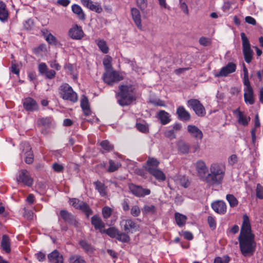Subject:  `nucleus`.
I'll return each instance as SVG.
<instances>
[{
	"mask_svg": "<svg viewBox=\"0 0 263 263\" xmlns=\"http://www.w3.org/2000/svg\"><path fill=\"white\" fill-rule=\"evenodd\" d=\"M52 167L55 172L58 173L63 172L64 170L63 165L58 163H53Z\"/></svg>",
	"mask_w": 263,
	"mask_h": 263,
	"instance_id": "052dcab7",
	"label": "nucleus"
},
{
	"mask_svg": "<svg viewBox=\"0 0 263 263\" xmlns=\"http://www.w3.org/2000/svg\"><path fill=\"white\" fill-rule=\"evenodd\" d=\"M97 45L103 53H107L108 52V47L105 41L99 40L97 43Z\"/></svg>",
	"mask_w": 263,
	"mask_h": 263,
	"instance_id": "c03bdc74",
	"label": "nucleus"
},
{
	"mask_svg": "<svg viewBox=\"0 0 263 263\" xmlns=\"http://www.w3.org/2000/svg\"><path fill=\"white\" fill-rule=\"evenodd\" d=\"M106 234L111 238H116L119 231L113 228H110L106 230Z\"/></svg>",
	"mask_w": 263,
	"mask_h": 263,
	"instance_id": "8fccbe9b",
	"label": "nucleus"
},
{
	"mask_svg": "<svg viewBox=\"0 0 263 263\" xmlns=\"http://www.w3.org/2000/svg\"><path fill=\"white\" fill-rule=\"evenodd\" d=\"M100 145L105 152L111 151L114 148L113 145L111 144L108 140H103L100 143Z\"/></svg>",
	"mask_w": 263,
	"mask_h": 263,
	"instance_id": "37998d69",
	"label": "nucleus"
},
{
	"mask_svg": "<svg viewBox=\"0 0 263 263\" xmlns=\"http://www.w3.org/2000/svg\"><path fill=\"white\" fill-rule=\"evenodd\" d=\"M260 125V121H259V116L257 114V115H256L255 117V122H254L255 128H253L251 131L252 142L254 144L255 143V140H256V129L255 128L259 127Z\"/></svg>",
	"mask_w": 263,
	"mask_h": 263,
	"instance_id": "ea45409f",
	"label": "nucleus"
},
{
	"mask_svg": "<svg viewBox=\"0 0 263 263\" xmlns=\"http://www.w3.org/2000/svg\"><path fill=\"white\" fill-rule=\"evenodd\" d=\"M256 195L259 199H263V187L260 184H257Z\"/></svg>",
	"mask_w": 263,
	"mask_h": 263,
	"instance_id": "603ef678",
	"label": "nucleus"
},
{
	"mask_svg": "<svg viewBox=\"0 0 263 263\" xmlns=\"http://www.w3.org/2000/svg\"><path fill=\"white\" fill-rule=\"evenodd\" d=\"M20 148L22 152L21 155L24 153L25 155L26 163L31 164L33 162L34 157L30 144L27 142H23L21 144Z\"/></svg>",
	"mask_w": 263,
	"mask_h": 263,
	"instance_id": "6e6552de",
	"label": "nucleus"
},
{
	"mask_svg": "<svg viewBox=\"0 0 263 263\" xmlns=\"http://www.w3.org/2000/svg\"><path fill=\"white\" fill-rule=\"evenodd\" d=\"M195 166L198 176L204 181L205 177L209 172L205 162L202 160H198L195 163Z\"/></svg>",
	"mask_w": 263,
	"mask_h": 263,
	"instance_id": "9d476101",
	"label": "nucleus"
},
{
	"mask_svg": "<svg viewBox=\"0 0 263 263\" xmlns=\"http://www.w3.org/2000/svg\"><path fill=\"white\" fill-rule=\"evenodd\" d=\"M242 81H243V84L244 86H245V88H244V89L252 88V87L251 86L250 82V81L249 79V76L243 77Z\"/></svg>",
	"mask_w": 263,
	"mask_h": 263,
	"instance_id": "e2e57ef3",
	"label": "nucleus"
},
{
	"mask_svg": "<svg viewBox=\"0 0 263 263\" xmlns=\"http://www.w3.org/2000/svg\"><path fill=\"white\" fill-rule=\"evenodd\" d=\"M81 107H82L84 114L88 116L90 112V109L89 105L88 100L86 97L83 98L81 100Z\"/></svg>",
	"mask_w": 263,
	"mask_h": 263,
	"instance_id": "473e14b6",
	"label": "nucleus"
},
{
	"mask_svg": "<svg viewBox=\"0 0 263 263\" xmlns=\"http://www.w3.org/2000/svg\"><path fill=\"white\" fill-rule=\"evenodd\" d=\"M121 164L119 162H115L112 160H109V166L107 169V172L109 173L114 172L120 167Z\"/></svg>",
	"mask_w": 263,
	"mask_h": 263,
	"instance_id": "a19ab883",
	"label": "nucleus"
},
{
	"mask_svg": "<svg viewBox=\"0 0 263 263\" xmlns=\"http://www.w3.org/2000/svg\"><path fill=\"white\" fill-rule=\"evenodd\" d=\"M16 179L18 182H22L28 186H31L33 183V179L26 170H21Z\"/></svg>",
	"mask_w": 263,
	"mask_h": 263,
	"instance_id": "ddd939ff",
	"label": "nucleus"
},
{
	"mask_svg": "<svg viewBox=\"0 0 263 263\" xmlns=\"http://www.w3.org/2000/svg\"><path fill=\"white\" fill-rule=\"evenodd\" d=\"M137 6L141 10H144L147 6V0H136Z\"/></svg>",
	"mask_w": 263,
	"mask_h": 263,
	"instance_id": "864d4df0",
	"label": "nucleus"
},
{
	"mask_svg": "<svg viewBox=\"0 0 263 263\" xmlns=\"http://www.w3.org/2000/svg\"><path fill=\"white\" fill-rule=\"evenodd\" d=\"M1 247L3 250L5 251L6 253H9L10 252V240L9 237L6 235H4L2 237Z\"/></svg>",
	"mask_w": 263,
	"mask_h": 263,
	"instance_id": "c756f323",
	"label": "nucleus"
},
{
	"mask_svg": "<svg viewBox=\"0 0 263 263\" xmlns=\"http://www.w3.org/2000/svg\"><path fill=\"white\" fill-rule=\"evenodd\" d=\"M10 71L11 72L14 74H16L17 75L19 74L20 70L19 69L17 68V65L15 62H12Z\"/></svg>",
	"mask_w": 263,
	"mask_h": 263,
	"instance_id": "0e129e2a",
	"label": "nucleus"
},
{
	"mask_svg": "<svg viewBox=\"0 0 263 263\" xmlns=\"http://www.w3.org/2000/svg\"><path fill=\"white\" fill-rule=\"evenodd\" d=\"M244 100L247 104L250 105L254 103V98L253 88L244 89Z\"/></svg>",
	"mask_w": 263,
	"mask_h": 263,
	"instance_id": "a878e982",
	"label": "nucleus"
},
{
	"mask_svg": "<svg viewBox=\"0 0 263 263\" xmlns=\"http://www.w3.org/2000/svg\"><path fill=\"white\" fill-rule=\"evenodd\" d=\"M142 213L146 214H155L157 212V208L154 205H145L142 209Z\"/></svg>",
	"mask_w": 263,
	"mask_h": 263,
	"instance_id": "f704fd0d",
	"label": "nucleus"
},
{
	"mask_svg": "<svg viewBox=\"0 0 263 263\" xmlns=\"http://www.w3.org/2000/svg\"><path fill=\"white\" fill-rule=\"evenodd\" d=\"M151 103L153 104L154 106H165V104L164 101L160 100V99H155L151 101Z\"/></svg>",
	"mask_w": 263,
	"mask_h": 263,
	"instance_id": "680f3d73",
	"label": "nucleus"
},
{
	"mask_svg": "<svg viewBox=\"0 0 263 263\" xmlns=\"http://www.w3.org/2000/svg\"><path fill=\"white\" fill-rule=\"evenodd\" d=\"M123 79L119 73L114 70H106L103 75L104 82L109 85L112 86Z\"/></svg>",
	"mask_w": 263,
	"mask_h": 263,
	"instance_id": "423d86ee",
	"label": "nucleus"
},
{
	"mask_svg": "<svg viewBox=\"0 0 263 263\" xmlns=\"http://www.w3.org/2000/svg\"><path fill=\"white\" fill-rule=\"evenodd\" d=\"M149 174L159 181H164L166 179L165 175L163 172L158 168H156Z\"/></svg>",
	"mask_w": 263,
	"mask_h": 263,
	"instance_id": "72a5a7b5",
	"label": "nucleus"
},
{
	"mask_svg": "<svg viewBox=\"0 0 263 263\" xmlns=\"http://www.w3.org/2000/svg\"><path fill=\"white\" fill-rule=\"evenodd\" d=\"M226 199L229 202L231 208L236 207L238 204V200L233 194H227Z\"/></svg>",
	"mask_w": 263,
	"mask_h": 263,
	"instance_id": "58836bf2",
	"label": "nucleus"
},
{
	"mask_svg": "<svg viewBox=\"0 0 263 263\" xmlns=\"http://www.w3.org/2000/svg\"><path fill=\"white\" fill-rule=\"evenodd\" d=\"M131 14L133 19L138 28L142 29L141 14L138 9L136 8L131 9Z\"/></svg>",
	"mask_w": 263,
	"mask_h": 263,
	"instance_id": "b1692460",
	"label": "nucleus"
},
{
	"mask_svg": "<svg viewBox=\"0 0 263 263\" xmlns=\"http://www.w3.org/2000/svg\"><path fill=\"white\" fill-rule=\"evenodd\" d=\"M60 94L64 100L76 102L78 100L77 94L68 84H64L60 86Z\"/></svg>",
	"mask_w": 263,
	"mask_h": 263,
	"instance_id": "20e7f679",
	"label": "nucleus"
},
{
	"mask_svg": "<svg viewBox=\"0 0 263 263\" xmlns=\"http://www.w3.org/2000/svg\"><path fill=\"white\" fill-rule=\"evenodd\" d=\"M160 162L156 158L148 157L143 167L149 173L153 171L157 168Z\"/></svg>",
	"mask_w": 263,
	"mask_h": 263,
	"instance_id": "aec40b11",
	"label": "nucleus"
},
{
	"mask_svg": "<svg viewBox=\"0 0 263 263\" xmlns=\"http://www.w3.org/2000/svg\"><path fill=\"white\" fill-rule=\"evenodd\" d=\"M233 114L236 116L239 124L243 126H247L248 125L250 118L245 112L240 111L238 108L233 111Z\"/></svg>",
	"mask_w": 263,
	"mask_h": 263,
	"instance_id": "2eb2a0df",
	"label": "nucleus"
},
{
	"mask_svg": "<svg viewBox=\"0 0 263 263\" xmlns=\"http://www.w3.org/2000/svg\"><path fill=\"white\" fill-rule=\"evenodd\" d=\"M117 239L123 242H127L129 241L130 238L127 234L119 232Z\"/></svg>",
	"mask_w": 263,
	"mask_h": 263,
	"instance_id": "a18cd8bd",
	"label": "nucleus"
},
{
	"mask_svg": "<svg viewBox=\"0 0 263 263\" xmlns=\"http://www.w3.org/2000/svg\"><path fill=\"white\" fill-rule=\"evenodd\" d=\"M211 207L214 212L220 215H223L227 212V206L223 200H218L213 201L211 203Z\"/></svg>",
	"mask_w": 263,
	"mask_h": 263,
	"instance_id": "dca6fc26",
	"label": "nucleus"
},
{
	"mask_svg": "<svg viewBox=\"0 0 263 263\" xmlns=\"http://www.w3.org/2000/svg\"><path fill=\"white\" fill-rule=\"evenodd\" d=\"M68 35L73 40H81L84 33L81 27L74 25L69 30Z\"/></svg>",
	"mask_w": 263,
	"mask_h": 263,
	"instance_id": "f3484780",
	"label": "nucleus"
},
{
	"mask_svg": "<svg viewBox=\"0 0 263 263\" xmlns=\"http://www.w3.org/2000/svg\"><path fill=\"white\" fill-rule=\"evenodd\" d=\"M38 69L40 73L42 75H44L48 70L47 66L44 63L40 64L38 67Z\"/></svg>",
	"mask_w": 263,
	"mask_h": 263,
	"instance_id": "bf43d9fd",
	"label": "nucleus"
},
{
	"mask_svg": "<svg viewBox=\"0 0 263 263\" xmlns=\"http://www.w3.org/2000/svg\"><path fill=\"white\" fill-rule=\"evenodd\" d=\"M72 12L77 14L78 17L81 20L85 19V15L82 8L78 5L74 4L71 7Z\"/></svg>",
	"mask_w": 263,
	"mask_h": 263,
	"instance_id": "7c9ffc66",
	"label": "nucleus"
},
{
	"mask_svg": "<svg viewBox=\"0 0 263 263\" xmlns=\"http://www.w3.org/2000/svg\"><path fill=\"white\" fill-rule=\"evenodd\" d=\"M255 236L251 232V228L249 217L245 215L238 237L240 250L243 256H251L254 254L256 248Z\"/></svg>",
	"mask_w": 263,
	"mask_h": 263,
	"instance_id": "f257e3e1",
	"label": "nucleus"
},
{
	"mask_svg": "<svg viewBox=\"0 0 263 263\" xmlns=\"http://www.w3.org/2000/svg\"><path fill=\"white\" fill-rule=\"evenodd\" d=\"M178 118L183 121H188L191 119L190 112L183 106H179L176 110Z\"/></svg>",
	"mask_w": 263,
	"mask_h": 263,
	"instance_id": "412c9836",
	"label": "nucleus"
},
{
	"mask_svg": "<svg viewBox=\"0 0 263 263\" xmlns=\"http://www.w3.org/2000/svg\"><path fill=\"white\" fill-rule=\"evenodd\" d=\"M137 129L143 133H146L148 131V126L146 124L138 123L136 125Z\"/></svg>",
	"mask_w": 263,
	"mask_h": 263,
	"instance_id": "de8ad7c7",
	"label": "nucleus"
},
{
	"mask_svg": "<svg viewBox=\"0 0 263 263\" xmlns=\"http://www.w3.org/2000/svg\"><path fill=\"white\" fill-rule=\"evenodd\" d=\"M120 224L126 233H133L138 230L137 223L130 219L122 220Z\"/></svg>",
	"mask_w": 263,
	"mask_h": 263,
	"instance_id": "f8f14e48",
	"label": "nucleus"
},
{
	"mask_svg": "<svg viewBox=\"0 0 263 263\" xmlns=\"http://www.w3.org/2000/svg\"><path fill=\"white\" fill-rule=\"evenodd\" d=\"M79 245L85 252L87 253L93 252V248L92 246L86 240H82L80 241Z\"/></svg>",
	"mask_w": 263,
	"mask_h": 263,
	"instance_id": "c9c22d12",
	"label": "nucleus"
},
{
	"mask_svg": "<svg viewBox=\"0 0 263 263\" xmlns=\"http://www.w3.org/2000/svg\"><path fill=\"white\" fill-rule=\"evenodd\" d=\"M111 58L110 57H107L103 60V63L105 68V70H111Z\"/></svg>",
	"mask_w": 263,
	"mask_h": 263,
	"instance_id": "09e8293b",
	"label": "nucleus"
},
{
	"mask_svg": "<svg viewBox=\"0 0 263 263\" xmlns=\"http://www.w3.org/2000/svg\"><path fill=\"white\" fill-rule=\"evenodd\" d=\"M91 222L96 230H101L105 227L104 223L102 221L101 218L96 215L91 217Z\"/></svg>",
	"mask_w": 263,
	"mask_h": 263,
	"instance_id": "bb28decb",
	"label": "nucleus"
},
{
	"mask_svg": "<svg viewBox=\"0 0 263 263\" xmlns=\"http://www.w3.org/2000/svg\"><path fill=\"white\" fill-rule=\"evenodd\" d=\"M24 109L28 111H35L39 109L36 101L31 97H27L22 100Z\"/></svg>",
	"mask_w": 263,
	"mask_h": 263,
	"instance_id": "4468645a",
	"label": "nucleus"
},
{
	"mask_svg": "<svg viewBox=\"0 0 263 263\" xmlns=\"http://www.w3.org/2000/svg\"><path fill=\"white\" fill-rule=\"evenodd\" d=\"M134 88L130 85H121L117 94L118 103L122 106H127L135 100Z\"/></svg>",
	"mask_w": 263,
	"mask_h": 263,
	"instance_id": "7ed1b4c3",
	"label": "nucleus"
},
{
	"mask_svg": "<svg viewBox=\"0 0 263 263\" xmlns=\"http://www.w3.org/2000/svg\"><path fill=\"white\" fill-rule=\"evenodd\" d=\"M178 147L179 152L183 154H187L190 148V145L182 141L178 142Z\"/></svg>",
	"mask_w": 263,
	"mask_h": 263,
	"instance_id": "e433bc0d",
	"label": "nucleus"
},
{
	"mask_svg": "<svg viewBox=\"0 0 263 263\" xmlns=\"http://www.w3.org/2000/svg\"><path fill=\"white\" fill-rule=\"evenodd\" d=\"M59 216L66 222L70 225L76 226L77 222L73 215L67 211L62 210L60 211Z\"/></svg>",
	"mask_w": 263,
	"mask_h": 263,
	"instance_id": "a211bd4d",
	"label": "nucleus"
},
{
	"mask_svg": "<svg viewBox=\"0 0 263 263\" xmlns=\"http://www.w3.org/2000/svg\"><path fill=\"white\" fill-rule=\"evenodd\" d=\"M181 234L183 236L185 239L191 240L193 238V235L192 233L189 231H182Z\"/></svg>",
	"mask_w": 263,
	"mask_h": 263,
	"instance_id": "338daca9",
	"label": "nucleus"
},
{
	"mask_svg": "<svg viewBox=\"0 0 263 263\" xmlns=\"http://www.w3.org/2000/svg\"><path fill=\"white\" fill-rule=\"evenodd\" d=\"M240 36L242 40L243 54L245 61L250 63L252 59L253 51L251 48L250 42L245 33L241 32Z\"/></svg>",
	"mask_w": 263,
	"mask_h": 263,
	"instance_id": "39448f33",
	"label": "nucleus"
},
{
	"mask_svg": "<svg viewBox=\"0 0 263 263\" xmlns=\"http://www.w3.org/2000/svg\"><path fill=\"white\" fill-rule=\"evenodd\" d=\"M164 135L165 137L170 139H174L176 137L174 129H170L165 131Z\"/></svg>",
	"mask_w": 263,
	"mask_h": 263,
	"instance_id": "774afa93",
	"label": "nucleus"
},
{
	"mask_svg": "<svg viewBox=\"0 0 263 263\" xmlns=\"http://www.w3.org/2000/svg\"><path fill=\"white\" fill-rule=\"evenodd\" d=\"M230 258L229 256L224 255L222 257H216L214 259V263H229Z\"/></svg>",
	"mask_w": 263,
	"mask_h": 263,
	"instance_id": "49530a36",
	"label": "nucleus"
},
{
	"mask_svg": "<svg viewBox=\"0 0 263 263\" xmlns=\"http://www.w3.org/2000/svg\"><path fill=\"white\" fill-rule=\"evenodd\" d=\"M33 21L31 19H28L24 23V27L26 30H30L33 26Z\"/></svg>",
	"mask_w": 263,
	"mask_h": 263,
	"instance_id": "13d9d810",
	"label": "nucleus"
},
{
	"mask_svg": "<svg viewBox=\"0 0 263 263\" xmlns=\"http://www.w3.org/2000/svg\"><path fill=\"white\" fill-rule=\"evenodd\" d=\"M141 213V210L139 206L138 205H135L133 206L130 209V214L134 216L137 217L139 216Z\"/></svg>",
	"mask_w": 263,
	"mask_h": 263,
	"instance_id": "3c124183",
	"label": "nucleus"
},
{
	"mask_svg": "<svg viewBox=\"0 0 263 263\" xmlns=\"http://www.w3.org/2000/svg\"><path fill=\"white\" fill-rule=\"evenodd\" d=\"M95 189L99 193L101 197H105L107 195V187L104 183L100 181H97L93 182Z\"/></svg>",
	"mask_w": 263,
	"mask_h": 263,
	"instance_id": "cd10ccee",
	"label": "nucleus"
},
{
	"mask_svg": "<svg viewBox=\"0 0 263 263\" xmlns=\"http://www.w3.org/2000/svg\"><path fill=\"white\" fill-rule=\"evenodd\" d=\"M83 5L89 10L100 13L102 11L101 5L98 3H94L91 0H81Z\"/></svg>",
	"mask_w": 263,
	"mask_h": 263,
	"instance_id": "6ab92c4d",
	"label": "nucleus"
},
{
	"mask_svg": "<svg viewBox=\"0 0 263 263\" xmlns=\"http://www.w3.org/2000/svg\"><path fill=\"white\" fill-rule=\"evenodd\" d=\"M226 173V166L224 164L213 162L210 166L204 182L211 186L220 185L224 181Z\"/></svg>",
	"mask_w": 263,
	"mask_h": 263,
	"instance_id": "f03ea898",
	"label": "nucleus"
},
{
	"mask_svg": "<svg viewBox=\"0 0 263 263\" xmlns=\"http://www.w3.org/2000/svg\"><path fill=\"white\" fill-rule=\"evenodd\" d=\"M175 218L177 225L180 227H183L185 225L187 217L185 215L176 212L175 213Z\"/></svg>",
	"mask_w": 263,
	"mask_h": 263,
	"instance_id": "2f4dec72",
	"label": "nucleus"
},
{
	"mask_svg": "<svg viewBox=\"0 0 263 263\" xmlns=\"http://www.w3.org/2000/svg\"><path fill=\"white\" fill-rule=\"evenodd\" d=\"M46 41L50 44H55L57 42V39L55 36H54L51 33L48 34L46 36Z\"/></svg>",
	"mask_w": 263,
	"mask_h": 263,
	"instance_id": "5fc2aeb1",
	"label": "nucleus"
},
{
	"mask_svg": "<svg viewBox=\"0 0 263 263\" xmlns=\"http://www.w3.org/2000/svg\"><path fill=\"white\" fill-rule=\"evenodd\" d=\"M157 118L162 125H166L171 121L170 114L165 110H160L157 114Z\"/></svg>",
	"mask_w": 263,
	"mask_h": 263,
	"instance_id": "393cba45",
	"label": "nucleus"
},
{
	"mask_svg": "<svg viewBox=\"0 0 263 263\" xmlns=\"http://www.w3.org/2000/svg\"><path fill=\"white\" fill-rule=\"evenodd\" d=\"M9 13L6 9V4L2 1H0V20L3 22L7 21Z\"/></svg>",
	"mask_w": 263,
	"mask_h": 263,
	"instance_id": "c85d7f7f",
	"label": "nucleus"
},
{
	"mask_svg": "<svg viewBox=\"0 0 263 263\" xmlns=\"http://www.w3.org/2000/svg\"><path fill=\"white\" fill-rule=\"evenodd\" d=\"M188 132L195 138L201 140L203 138L202 131L195 125H189L187 127Z\"/></svg>",
	"mask_w": 263,
	"mask_h": 263,
	"instance_id": "4be33fe9",
	"label": "nucleus"
},
{
	"mask_svg": "<svg viewBox=\"0 0 263 263\" xmlns=\"http://www.w3.org/2000/svg\"><path fill=\"white\" fill-rule=\"evenodd\" d=\"M129 189L133 195L138 197H143L151 194L149 189L143 188L140 185L133 183L129 184Z\"/></svg>",
	"mask_w": 263,
	"mask_h": 263,
	"instance_id": "1a4fd4ad",
	"label": "nucleus"
},
{
	"mask_svg": "<svg viewBox=\"0 0 263 263\" xmlns=\"http://www.w3.org/2000/svg\"><path fill=\"white\" fill-rule=\"evenodd\" d=\"M208 222L210 227L212 229L214 230L216 227V222L215 218L211 216L208 217Z\"/></svg>",
	"mask_w": 263,
	"mask_h": 263,
	"instance_id": "4d7b16f0",
	"label": "nucleus"
},
{
	"mask_svg": "<svg viewBox=\"0 0 263 263\" xmlns=\"http://www.w3.org/2000/svg\"><path fill=\"white\" fill-rule=\"evenodd\" d=\"M236 69V65L233 62L228 63L225 66L222 67L219 71L215 74L216 77H227L234 72Z\"/></svg>",
	"mask_w": 263,
	"mask_h": 263,
	"instance_id": "9b49d317",
	"label": "nucleus"
},
{
	"mask_svg": "<svg viewBox=\"0 0 263 263\" xmlns=\"http://www.w3.org/2000/svg\"><path fill=\"white\" fill-rule=\"evenodd\" d=\"M187 104L195 111L199 117H204L206 115V110L203 105L197 99H190L187 101Z\"/></svg>",
	"mask_w": 263,
	"mask_h": 263,
	"instance_id": "0eeeda50",
	"label": "nucleus"
},
{
	"mask_svg": "<svg viewBox=\"0 0 263 263\" xmlns=\"http://www.w3.org/2000/svg\"><path fill=\"white\" fill-rule=\"evenodd\" d=\"M70 263H86L84 258L80 255H72L69 257Z\"/></svg>",
	"mask_w": 263,
	"mask_h": 263,
	"instance_id": "79ce46f5",
	"label": "nucleus"
},
{
	"mask_svg": "<svg viewBox=\"0 0 263 263\" xmlns=\"http://www.w3.org/2000/svg\"><path fill=\"white\" fill-rule=\"evenodd\" d=\"M78 209L83 212L85 214L87 217H88L92 213V211L89 208V205L83 201H82V202L80 203Z\"/></svg>",
	"mask_w": 263,
	"mask_h": 263,
	"instance_id": "4c0bfd02",
	"label": "nucleus"
},
{
	"mask_svg": "<svg viewBox=\"0 0 263 263\" xmlns=\"http://www.w3.org/2000/svg\"><path fill=\"white\" fill-rule=\"evenodd\" d=\"M48 259L50 263H63V256L57 250L49 254Z\"/></svg>",
	"mask_w": 263,
	"mask_h": 263,
	"instance_id": "5701e85b",
	"label": "nucleus"
},
{
	"mask_svg": "<svg viewBox=\"0 0 263 263\" xmlns=\"http://www.w3.org/2000/svg\"><path fill=\"white\" fill-rule=\"evenodd\" d=\"M55 74H56V72L54 70H49L48 69V70H47L46 72L45 73V74L44 75H45L46 78L47 79H52L54 78Z\"/></svg>",
	"mask_w": 263,
	"mask_h": 263,
	"instance_id": "69168bd1",
	"label": "nucleus"
},
{
	"mask_svg": "<svg viewBox=\"0 0 263 263\" xmlns=\"http://www.w3.org/2000/svg\"><path fill=\"white\" fill-rule=\"evenodd\" d=\"M111 209L108 206H105L102 209V214L104 218H108V217H109L111 215Z\"/></svg>",
	"mask_w": 263,
	"mask_h": 263,
	"instance_id": "6e6d98bb",
	"label": "nucleus"
}]
</instances>
